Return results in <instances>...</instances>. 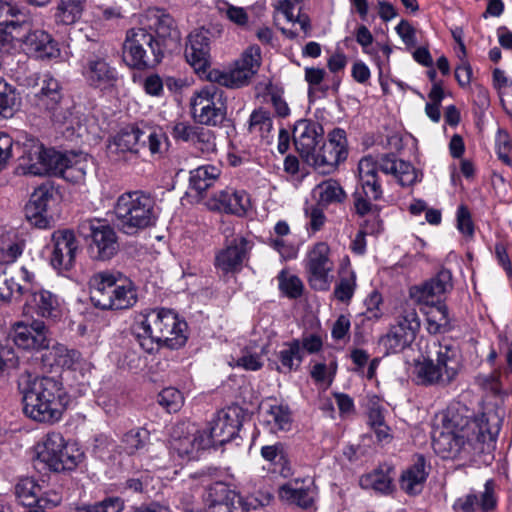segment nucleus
Segmentation results:
<instances>
[{
  "label": "nucleus",
  "mask_w": 512,
  "mask_h": 512,
  "mask_svg": "<svg viewBox=\"0 0 512 512\" xmlns=\"http://www.w3.org/2000/svg\"><path fill=\"white\" fill-rule=\"evenodd\" d=\"M503 411L488 409L480 416L464 403L453 402L439 415L432 430V447L442 458H455L466 444L495 440Z\"/></svg>",
  "instance_id": "nucleus-1"
},
{
  "label": "nucleus",
  "mask_w": 512,
  "mask_h": 512,
  "mask_svg": "<svg viewBox=\"0 0 512 512\" xmlns=\"http://www.w3.org/2000/svg\"><path fill=\"white\" fill-rule=\"evenodd\" d=\"M24 414L41 423L58 422L69 403L62 383L53 377L22 373L17 381Z\"/></svg>",
  "instance_id": "nucleus-2"
},
{
  "label": "nucleus",
  "mask_w": 512,
  "mask_h": 512,
  "mask_svg": "<svg viewBox=\"0 0 512 512\" xmlns=\"http://www.w3.org/2000/svg\"><path fill=\"white\" fill-rule=\"evenodd\" d=\"M358 171L362 191L355 193V209L360 215L370 211L371 200L382 196L378 171L392 175L401 186H411L420 181L421 176L411 163L398 159L394 154L365 156L359 161Z\"/></svg>",
  "instance_id": "nucleus-3"
},
{
  "label": "nucleus",
  "mask_w": 512,
  "mask_h": 512,
  "mask_svg": "<svg viewBox=\"0 0 512 512\" xmlns=\"http://www.w3.org/2000/svg\"><path fill=\"white\" fill-rule=\"evenodd\" d=\"M132 334L140 347L152 352L160 345L177 349L187 340L185 321L168 309H146L134 316Z\"/></svg>",
  "instance_id": "nucleus-4"
},
{
  "label": "nucleus",
  "mask_w": 512,
  "mask_h": 512,
  "mask_svg": "<svg viewBox=\"0 0 512 512\" xmlns=\"http://www.w3.org/2000/svg\"><path fill=\"white\" fill-rule=\"evenodd\" d=\"M452 287L451 272L442 269L435 277L409 289V298L420 305L426 315V328L430 334L446 333L452 329L448 308L438 301V298L449 292Z\"/></svg>",
  "instance_id": "nucleus-5"
},
{
  "label": "nucleus",
  "mask_w": 512,
  "mask_h": 512,
  "mask_svg": "<svg viewBox=\"0 0 512 512\" xmlns=\"http://www.w3.org/2000/svg\"><path fill=\"white\" fill-rule=\"evenodd\" d=\"M90 300L103 310L129 309L137 303L134 284L120 272L100 271L89 280Z\"/></svg>",
  "instance_id": "nucleus-6"
},
{
  "label": "nucleus",
  "mask_w": 512,
  "mask_h": 512,
  "mask_svg": "<svg viewBox=\"0 0 512 512\" xmlns=\"http://www.w3.org/2000/svg\"><path fill=\"white\" fill-rule=\"evenodd\" d=\"M434 347L435 359L417 362L414 375L420 384L445 387L456 380L463 367L461 350L449 340L435 343Z\"/></svg>",
  "instance_id": "nucleus-7"
},
{
  "label": "nucleus",
  "mask_w": 512,
  "mask_h": 512,
  "mask_svg": "<svg viewBox=\"0 0 512 512\" xmlns=\"http://www.w3.org/2000/svg\"><path fill=\"white\" fill-rule=\"evenodd\" d=\"M113 211L117 226L127 235H135L157 220L154 199L139 190L120 195Z\"/></svg>",
  "instance_id": "nucleus-8"
},
{
  "label": "nucleus",
  "mask_w": 512,
  "mask_h": 512,
  "mask_svg": "<svg viewBox=\"0 0 512 512\" xmlns=\"http://www.w3.org/2000/svg\"><path fill=\"white\" fill-rule=\"evenodd\" d=\"M167 140V136L160 129H140L138 126L130 125L110 139L107 151L114 159H120L126 153H138L141 147L147 145L152 155H161L166 149Z\"/></svg>",
  "instance_id": "nucleus-9"
},
{
  "label": "nucleus",
  "mask_w": 512,
  "mask_h": 512,
  "mask_svg": "<svg viewBox=\"0 0 512 512\" xmlns=\"http://www.w3.org/2000/svg\"><path fill=\"white\" fill-rule=\"evenodd\" d=\"M261 49L251 45L243 51L234 64L224 69H210L206 73V80L213 85L229 89H238L247 86L257 74L261 65Z\"/></svg>",
  "instance_id": "nucleus-10"
},
{
  "label": "nucleus",
  "mask_w": 512,
  "mask_h": 512,
  "mask_svg": "<svg viewBox=\"0 0 512 512\" xmlns=\"http://www.w3.org/2000/svg\"><path fill=\"white\" fill-rule=\"evenodd\" d=\"M164 57L155 37L144 28L136 27L127 31L123 46V60L131 68L144 70L154 67Z\"/></svg>",
  "instance_id": "nucleus-11"
},
{
  "label": "nucleus",
  "mask_w": 512,
  "mask_h": 512,
  "mask_svg": "<svg viewBox=\"0 0 512 512\" xmlns=\"http://www.w3.org/2000/svg\"><path fill=\"white\" fill-rule=\"evenodd\" d=\"M37 456L50 470L61 472L75 469L83 453L76 445L67 443L60 432L53 431L38 445Z\"/></svg>",
  "instance_id": "nucleus-12"
},
{
  "label": "nucleus",
  "mask_w": 512,
  "mask_h": 512,
  "mask_svg": "<svg viewBox=\"0 0 512 512\" xmlns=\"http://www.w3.org/2000/svg\"><path fill=\"white\" fill-rule=\"evenodd\" d=\"M61 160L62 153L45 148L38 140L27 139L22 145L18 169L23 174L33 176L54 175L57 163Z\"/></svg>",
  "instance_id": "nucleus-13"
},
{
  "label": "nucleus",
  "mask_w": 512,
  "mask_h": 512,
  "mask_svg": "<svg viewBox=\"0 0 512 512\" xmlns=\"http://www.w3.org/2000/svg\"><path fill=\"white\" fill-rule=\"evenodd\" d=\"M223 92L212 83L194 92L191 101V113L197 123L217 126L226 117V107L221 101Z\"/></svg>",
  "instance_id": "nucleus-14"
},
{
  "label": "nucleus",
  "mask_w": 512,
  "mask_h": 512,
  "mask_svg": "<svg viewBox=\"0 0 512 512\" xmlns=\"http://www.w3.org/2000/svg\"><path fill=\"white\" fill-rule=\"evenodd\" d=\"M139 25L155 37V45L159 46L163 55L177 46L180 34L173 18L156 8L148 9L139 17Z\"/></svg>",
  "instance_id": "nucleus-15"
},
{
  "label": "nucleus",
  "mask_w": 512,
  "mask_h": 512,
  "mask_svg": "<svg viewBox=\"0 0 512 512\" xmlns=\"http://www.w3.org/2000/svg\"><path fill=\"white\" fill-rule=\"evenodd\" d=\"M307 280L317 291H327L333 281L334 262L330 259V248L325 242L315 244L305 260Z\"/></svg>",
  "instance_id": "nucleus-16"
},
{
  "label": "nucleus",
  "mask_w": 512,
  "mask_h": 512,
  "mask_svg": "<svg viewBox=\"0 0 512 512\" xmlns=\"http://www.w3.org/2000/svg\"><path fill=\"white\" fill-rule=\"evenodd\" d=\"M38 79L39 88L28 96L30 104L39 111L49 113L54 122L64 123L68 113L60 106L62 94L58 80L50 74H44Z\"/></svg>",
  "instance_id": "nucleus-17"
},
{
  "label": "nucleus",
  "mask_w": 512,
  "mask_h": 512,
  "mask_svg": "<svg viewBox=\"0 0 512 512\" xmlns=\"http://www.w3.org/2000/svg\"><path fill=\"white\" fill-rule=\"evenodd\" d=\"M81 74L92 88L112 90L119 80L117 69L102 54H90L82 60Z\"/></svg>",
  "instance_id": "nucleus-18"
},
{
  "label": "nucleus",
  "mask_w": 512,
  "mask_h": 512,
  "mask_svg": "<svg viewBox=\"0 0 512 512\" xmlns=\"http://www.w3.org/2000/svg\"><path fill=\"white\" fill-rule=\"evenodd\" d=\"M347 158V140L343 129H334L328 140L310 157V162L323 174H329Z\"/></svg>",
  "instance_id": "nucleus-19"
},
{
  "label": "nucleus",
  "mask_w": 512,
  "mask_h": 512,
  "mask_svg": "<svg viewBox=\"0 0 512 512\" xmlns=\"http://www.w3.org/2000/svg\"><path fill=\"white\" fill-rule=\"evenodd\" d=\"M209 448V439L204 438L201 430L195 425L181 423L173 428L170 449L180 458L192 460L198 457L201 450Z\"/></svg>",
  "instance_id": "nucleus-20"
},
{
  "label": "nucleus",
  "mask_w": 512,
  "mask_h": 512,
  "mask_svg": "<svg viewBox=\"0 0 512 512\" xmlns=\"http://www.w3.org/2000/svg\"><path fill=\"white\" fill-rule=\"evenodd\" d=\"M242 426V418L238 407H228L216 413L209 422L207 430H202L204 438L209 439V447L223 445L231 441Z\"/></svg>",
  "instance_id": "nucleus-21"
},
{
  "label": "nucleus",
  "mask_w": 512,
  "mask_h": 512,
  "mask_svg": "<svg viewBox=\"0 0 512 512\" xmlns=\"http://www.w3.org/2000/svg\"><path fill=\"white\" fill-rule=\"evenodd\" d=\"M252 245V242L241 235L227 240L226 246L215 255V268L224 274L239 272L249 258Z\"/></svg>",
  "instance_id": "nucleus-22"
},
{
  "label": "nucleus",
  "mask_w": 512,
  "mask_h": 512,
  "mask_svg": "<svg viewBox=\"0 0 512 512\" xmlns=\"http://www.w3.org/2000/svg\"><path fill=\"white\" fill-rule=\"evenodd\" d=\"M210 34L206 30H195L187 38L185 45V59L194 71L206 80V73L210 70Z\"/></svg>",
  "instance_id": "nucleus-23"
},
{
  "label": "nucleus",
  "mask_w": 512,
  "mask_h": 512,
  "mask_svg": "<svg viewBox=\"0 0 512 512\" xmlns=\"http://www.w3.org/2000/svg\"><path fill=\"white\" fill-rule=\"evenodd\" d=\"M55 198L56 191L51 184L45 183L36 188L25 206L27 220L35 227L47 228L50 224L48 210Z\"/></svg>",
  "instance_id": "nucleus-24"
},
{
  "label": "nucleus",
  "mask_w": 512,
  "mask_h": 512,
  "mask_svg": "<svg viewBox=\"0 0 512 512\" xmlns=\"http://www.w3.org/2000/svg\"><path fill=\"white\" fill-rule=\"evenodd\" d=\"M11 337L15 345L23 350L39 351L50 345L47 327L41 321L14 324Z\"/></svg>",
  "instance_id": "nucleus-25"
},
{
  "label": "nucleus",
  "mask_w": 512,
  "mask_h": 512,
  "mask_svg": "<svg viewBox=\"0 0 512 512\" xmlns=\"http://www.w3.org/2000/svg\"><path fill=\"white\" fill-rule=\"evenodd\" d=\"M51 265L57 270H69L75 261L77 240L71 230H58L52 234Z\"/></svg>",
  "instance_id": "nucleus-26"
},
{
  "label": "nucleus",
  "mask_w": 512,
  "mask_h": 512,
  "mask_svg": "<svg viewBox=\"0 0 512 512\" xmlns=\"http://www.w3.org/2000/svg\"><path fill=\"white\" fill-rule=\"evenodd\" d=\"M322 135L323 128L319 123L308 119L297 121L293 130V140L297 151L306 161L310 162V157L315 152Z\"/></svg>",
  "instance_id": "nucleus-27"
},
{
  "label": "nucleus",
  "mask_w": 512,
  "mask_h": 512,
  "mask_svg": "<svg viewBox=\"0 0 512 512\" xmlns=\"http://www.w3.org/2000/svg\"><path fill=\"white\" fill-rule=\"evenodd\" d=\"M496 505L494 496V482L487 480L482 492L471 490L464 496L459 497L453 504L456 512H486Z\"/></svg>",
  "instance_id": "nucleus-28"
},
{
  "label": "nucleus",
  "mask_w": 512,
  "mask_h": 512,
  "mask_svg": "<svg viewBox=\"0 0 512 512\" xmlns=\"http://www.w3.org/2000/svg\"><path fill=\"white\" fill-rule=\"evenodd\" d=\"M91 238L89 249L94 258L108 260L116 254L118 250L117 235L109 225H92Z\"/></svg>",
  "instance_id": "nucleus-29"
},
{
  "label": "nucleus",
  "mask_w": 512,
  "mask_h": 512,
  "mask_svg": "<svg viewBox=\"0 0 512 512\" xmlns=\"http://www.w3.org/2000/svg\"><path fill=\"white\" fill-rule=\"evenodd\" d=\"M22 42L24 51L37 59H52L60 55L57 43L44 30L31 31Z\"/></svg>",
  "instance_id": "nucleus-30"
},
{
  "label": "nucleus",
  "mask_w": 512,
  "mask_h": 512,
  "mask_svg": "<svg viewBox=\"0 0 512 512\" xmlns=\"http://www.w3.org/2000/svg\"><path fill=\"white\" fill-rule=\"evenodd\" d=\"M34 312L44 318L56 319L61 315L62 303L59 297L52 292L39 289L32 291L26 301Z\"/></svg>",
  "instance_id": "nucleus-31"
},
{
  "label": "nucleus",
  "mask_w": 512,
  "mask_h": 512,
  "mask_svg": "<svg viewBox=\"0 0 512 512\" xmlns=\"http://www.w3.org/2000/svg\"><path fill=\"white\" fill-rule=\"evenodd\" d=\"M216 208L226 213L244 216L251 208L249 195L244 190L225 189L214 195Z\"/></svg>",
  "instance_id": "nucleus-32"
},
{
  "label": "nucleus",
  "mask_w": 512,
  "mask_h": 512,
  "mask_svg": "<svg viewBox=\"0 0 512 512\" xmlns=\"http://www.w3.org/2000/svg\"><path fill=\"white\" fill-rule=\"evenodd\" d=\"M428 472L423 456H417L412 465L407 467L401 474L400 487L409 495L420 494L424 488Z\"/></svg>",
  "instance_id": "nucleus-33"
},
{
  "label": "nucleus",
  "mask_w": 512,
  "mask_h": 512,
  "mask_svg": "<svg viewBox=\"0 0 512 512\" xmlns=\"http://www.w3.org/2000/svg\"><path fill=\"white\" fill-rule=\"evenodd\" d=\"M54 175L61 176L69 182H80L84 180L89 163L82 154H62V160L58 161Z\"/></svg>",
  "instance_id": "nucleus-34"
},
{
  "label": "nucleus",
  "mask_w": 512,
  "mask_h": 512,
  "mask_svg": "<svg viewBox=\"0 0 512 512\" xmlns=\"http://www.w3.org/2000/svg\"><path fill=\"white\" fill-rule=\"evenodd\" d=\"M261 423L271 433L287 432L292 427V415L287 405L272 404L261 414Z\"/></svg>",
  "instance_id": "nucleus-35"
},
{
  "label": "nucleus",
  "mask_w": 512,
  "mask_h": 512,
  "mask_svg": "<svg viewBox=\"0 0 512 512\" xmlns=\"http://www.w3.org/2000/svg\"><path fill=\"white\" fill-rule=\"evenodd\" d=\"M119 449L129 456H140L150 452L149 431L142 427L130 429L121 437Z\"/></svg>",
  "instance_id": "nucleus-36"
},
{
  "label": "nucleus",
  "mask_w": 512,
  "mask_h": 512,
  "mask_svg": "<svg viewBox=\"0 0 512 512\" xmlns=\"http://www.w3.org/2000/svg\"><path fill=\"white\" fill-rule=\"evenodd\" d=\"M31 15L28 8L13 2L0 0V31L4 29H16L21 24L30 20ZM4 33H6L4 31Z\"/></svg>",
  "instance_id": "nucleus-37"
},
{
  "label": "nucleus",
  "mask_w": 512,
  "mask_h": 512,
  "mask_svg": "<svg viewBox=\"0 0 512 512\" xmlns=\"http://www.w3.org/2000/svg\"><path fill=\"white\" fill-rule=\"evenodd\" d=\"M314 203L326 208L344 202L346 193L341 185L333 179L325 180L316 185L311 192Z\"/></svg>",
  "instance_id": "nucleus-38"
},
{
  "label": "nucleus",
  "mask_w": 512,
  "mask_h": 512,
  "mask_svg": "<svg viewBox=\"0 0 512 512\" xmlns=\"http://www.w3.org/2000/svg\"><path fill=\"white\" fill-rule=\"evenodd\" d=\"M415 305L417 304L411 299L401 303L395 310V324L393 326L416 338L421 327V320Z\"/></svg>",
  "instance_id": "nucleus-39"
},
{
  "label": "nucleus",
  "mask_w": 512,
  "mask_h": 512,
  "mask_svg": "<svg viewBox=\"0 0 512 512\" xmlns=\"http://www.w3.org/2000/svg\"><path fill=\"white\" fill-rule=\"evenodd\" d=\"M277 358L280 363L278 371L290 373L298 370L304 359V352L300 340L294 339L283 343L277 353Z\"/></svg>",
  "instance_id": "nucleus-40"
},
{
  "label": "nucleus",
  "mask_w": 512,
  "mask_h": 512,
  "mask_svg": "<svg viewBox=\"0 0 512 512\" xmlns=\"http://www.w3.org/2000/svg\"><path fill=\"white\" fill-rule=\"evenodd\" d=\"M278 494L280 499L301 508L311 507L315 498V492L311 486H298V482L282 485Z\"/></svg>",
  "instance_id": "nucleus-41"
},
{
  "label": "nucleus",
  "mask_w": 512,
  "mask_h": 512,
  "mask_svg": "<svg viewBox=\"0 0 512 512\" xmlns=\"http://www.w3.org/2000/svg\"><path fill=\"white\" fill-rule=\"evenodd\" d=\"M355 40L361 46L362 52L369 55L378 66L381 65L380 57L378 55L379 51H381L386 60L389 61L390 54L392 52L391 47L388 44L381 43H377L376 46H373L374 37L365 25H360L356 28Z\"/></svg>",
  "instance_id": "nucleus-42"
},
{
  "label": "nucleus",
  "mask_w": 512,
  "mask_h": 512,
  "mask_svg": "<svg viewBox=\"0 0 512 512\" xmlns=\"http://www.w3.org/2000/svg\"><path fill=\"white\" fill-rule=\"evenodd\" d=\"M393 468L388 465H380L370 473L360 478V485L364 489H371L380 493H388L392 487L391 472Z\"/></svg>",
  "instance_id": "nucleus-43"
},
{
  "label": "nucleus",
  "mask_w": 512,
  "mask_h": 512,
  "mask_svg": "<svg viewBox=\"0 0 512 512\" xmlns=\"http://www.w3.org/2000/svg\"><path fill=\"white\" fill-rule=\"evenodd\" d=\"M221 174L219 167L214 165H203L190 171V187L198 194L204 193L212 187Z\"/></svg>",
  "instance_id": "nucleus-44"
},
{
  "label": "nucleus",
  "mask_w": 512,
  "mask_h": 512,
  "mask_svg": "<svg viewBox=\"0 0 512 512\" xmlns=\"http://www.w3.org/2000/svg\"><path fill=\"white\" fill-rule=\"evenodd\" d=\"M83 9L81 0H60L55 13L56 21L64 25L74 24L81 18Z\"/></svg>",
  "instance_id": "nucleus-45"
},
{
  "label": "nucleus",
  "mask_w": 512,
  "mask_h": 512,
  "mask_svg": "<svg viewBox=\"0 0 512 512\" xmlns=\"http://www.w3.org/2000/svg\"><path fill=\"white\" fill-rule=\"evenodd\" d=\"M414 340L415 337L398 330V328L392 325L389 332L380 339V344L386 349L388 354L398 353L409 346Z\"/></svg>",
  "instance_id": "nucleus-46"
},
{
  "label": "nucleus",
  "mask_w": 512,
  "mask_h": 512,
  "mask_svg": "<svg viewBox=\"0 0 512 512\" xmlns=\"http://www.w3.org/2000/svg\"><path fill=\"white\" fill-rule=\"evenodd\" d=\"M41 487L33 478H22L15 485V495L19 503L26 507H33L37 502Z\"/></svg>",
  "instance_id": "nucleus-47"
},
{
  "label": "nucleus",
  "mask_w": 512,
  "mask_h": 512,
  "mask_svg": "<svg viewBox=\"0 0 512 512\" xmlns=\"http://www.w3.org/2000/svg\"><path fill=\"white\" fill-rule=\"evenodd\" d=\"M18 104V97L13 87L5 81H0V119L12 117Z\"/></svg>",
  "instance_id": "nucleus-48"
},
{
  "label": "nucleus",
  "mask_w": 512,
  "mask_h": 512,
  "mask_svg": "<svg viewBox=\"0 0 512 512\" xmlns=\"http://www.w3.org/2000/svg\"><path fill=\"white\" fill-rule=\"evenodd\" d=\"M273 121L269 112L258 109L252 112L249 119V131L259 135L261 138H268L272 129Z\"/></svg>",
  "instance_id": "nucleus-49"
},
{
  "label": "nucleus",
  "mask_w": 512,
  "mask_h": 512,
  "mask_svg": "<svg viewBox=\"0 0 512 512\" xmlns=\"http://www.w3.org/2000/svg\"><path fill=\"white\" fill-rule=\"evenodd\" d=\"M216 8L218 13L230 22L238 26L247 25L249 16L243 7L234 6L227 1H219Z\"/></svg>",
  "instance_id": "nucleus-50"
},
{
  "label": "nucleus",
  "mask_w": 512,
  "mask_h": 512,
  "mask_svg": "<svg viewBox=\"0 0 512 512\" xmlns=\"http://www.w3.org/2000/svg\"><path fill=\"white\" fill-rule=\"evenodd\" d=\"M476 384L484 391L495 396H505L501 382L500 372L494 371L488 374H479L475 378Z\"/></svg>",
  "instance_id": "nucleus-51"
},
{
  "label": "nucleus",
  "mask_w": 512,
  "mask_h": 512,
  "mask_svg": "<svg viewBox=\"0 0 512 512\" xmlns=\"http://www.w3.org/2000/svg\"><path fill=\"white\" fill-rule=\"evenodd\" d=\"M261 456L272 464L282 466V469L280 470L282 475L287 476L289 474V469L284 467L287 462V458L283 444L276 443L274 445L263 446L261 448Z\"/></svg>",
  "instance_id": "nucleus-52"
},
{
  "label": "nucleus",
  "mask_w": 512,
  "mask_h": 512,
  "mask_svg": "<svg viewBox=\"0 0 512 512\" xmlns=\"http://www.w3.org/2000/svg\"><path fill=\"white\" fill-rule=\"evenodd\" d=\"M279 289L290 298H297L301 295L303 284L301 280L292 274L282 270L278 277Z\"/></svg>",
  "instance_id": "nucleus-53"
},
{
  "label": "nucleus",
  "mask_w": 512,
  "mask_h": 512,
  "mask_svg": "<svg viewBox=\"0 0 512 512\" xmlns=\"http://www.w3.org/2000/svg\"><path fill=\"white\" fill-rule=\"evenodd\" d=\"M203 154H210L216 149L215 135L210 129L199 127L190 143Z\"/></svg>",
  "instance_id": "nucleus-54"
},
{
  "label": "nucleus",
  "mask_w": 512,
  "mask_h": 512,
  "mask_svg": "<svg viewBox=\"0 0 512 512\" xmlns=\"http://www.w3.org/2000/svg\"><path fill=\"white\" fill-rule=\"evenodd\" d=\"M324 207L316 203H306L304 207V214L307 220V229L312 232H317L322 229L326 222V216L323 211Z\"/></svg>",
  "instance_id": "nucleus-55"
},
{
  "label": "nucleus",
  "mask_w": 512,
  "mask_h": 512,
  "mask_svg": "<svg viewBox=\"0 0 512 512\" xmlns=\"http://www.w3.org/2000/svg\"><path fill=\"white\" fill-rule=\"evenodd\" d=\"M304 72L305 81L309 85V95L316 92H321L322 94H325L329 90V86L323 84L324 78L326 76V71L323 68L306 67Z\"/></svg>",
  "instance_id": "nucleus-56"
},
{
  "label": "nucleus",
  "mask_w": 512,
  "mask_h": 512,
  "mask_svg": "<svg viewBox=\"0 0 512 512\" xmlns=\"http://www.w3.org/2000/svg\"><path fill=\"white\" fill-rule=\"evenodd\" d=\"M184 402L182 393L173 387L163 389L158 395V403L169 413L180 410Z\"/></svg>",
  "instance_id": "nucleus-57"
},
{
  "label": "nucleus",
  "mask_w": 512,
  "mask_h": 512,
  "mask_svg": "<svg viewBox=\"0 0 512 512\" xmlns=\"http://www.w3.org/2000/svg\"><path fill=\"white\" fill-rule=\"evenodd\" d=\"M356 288V276L353 272L342 276L334 288V296L341 302H349Z\"/></svg>",
  "instance_id": "nucleus-58"
},
{
  "label": "nucleus",
  "mask_w": 512,
  "mask_h": 512,
  "mask_svg": "<svg viewBox=\"0 0 512 512\" xmlns=\"http://www.w3.org/2000/svg\"><path fill=\"white\" fill-rule=\"evenodd\" d=\"M26 288L16 283L6 274H0V303H8L15 296H20Z\"/></svg>",
  "instance_id": "nucleus-59"
},
{
  "label": "nucleus",
  "mask_w": 512,
  "mask_h": 512,
  "mask_svg": "<svg viewBox=\"0 0 512 512\" xmlns=\"http://www.w3.org/2000/svg\"><path fill=\"white\" fill-rule=\"evenodd\" d=\"M381 303V294L375 291L372 292L365 300L366 310L359 315V317H362V321L375 322L379 320L383 315L380 310Z\"/></svg>",
  "instance_id": "nucleus-60"
},
{
  "label": "nucleus",
  "mask_w": 512,
  "mask_h": 512,
  "mask_svg": "<svg viewBox=\"0 0 512 512\" xmlns=\"http://www.w3.org/2000/svg\"><path fill=\"white\" fill-rule=\"evenodd\" d=\"M264 348L260 352L244 350L242 356L236 360V366L247 371H257L263 367Z\"/></svg>",
  "instance_id": "nucleus-61"
},
{
  "label": "nucleus",
  "mask_w": 512,
  "mask_h": 512,
  "mask_svg": "<svg viewBox=\"0 0 512 512\" xmlns=\"http://www.w3.org/2000/svg\"><path fill=\"white\" fill-rule=\"evenodd\" d=\"M199 126L192 125L188 122H176L172 126V136L176 140L191 143Z\"/></svg>",
  "instance_id": "nucleus-62"
},
{
  "label": "nucleus",
  "mask_w": 512,
  "mask_h": 512,
  "mask_svg": "<svg viewBox=\"0 0 512 512\" xmlns=\"http://www.w3.org/2000/svg\"><path fill=\"white\" fill-rule=\"evenodd\" d=\"M62 501L61 494L53 489L45 490L39 493L37 502L35 506H37V510H45L49 508H53L58 506Z\"/></svg>",
  "instance_id": "nucleus-63"
},
{
  "label": "nucleus",
  "mask_w": 512,
  "mask_h": 512,
  "mask_svg": "<svg viewBox=\"0 0 512 512\" xmlns=\"http://www.w3.org/2000/svg\"><path fill=\"white\" fill-rule=\"evenodd\" d=\"M59 353L58 364L68 369L76 370L82 360L81 354L76 350H68L64 347L57 349Z\"/></svg>",
  "instance_id": "nucleus-64"
}]
</instances>
